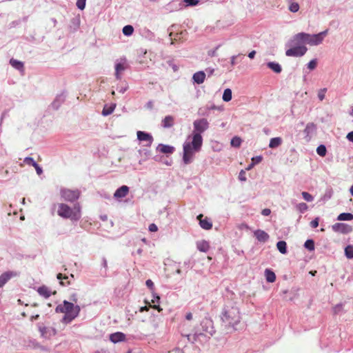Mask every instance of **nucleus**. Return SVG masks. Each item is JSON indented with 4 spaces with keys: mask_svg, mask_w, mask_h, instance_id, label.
I'll return each mask as SVG.
<instances>
[{
    "mask_svg": "<svg viewBox=\"0 0 353 353\" xmlns=\"http://www.w3.org/2000/svg\"><path fill=\"white\" fill-rule=\"evenodd\" d=\"M221 317L227 329L232 331L239 330L241 316L240 310L236 304L225 305L223 309Z\"/></svg>",
    "mask_w": 353,
    "mask_h": 353,
    "instance_id": "obj_1",
    "label": "nucleus"
},
{
    "mask_svg": "<svg viewBox=\"0 0 353 353\" xmlns=\"http://www.w3.org/2000/svg\"><path fill=\"white\" fill-rule=\"evenodd\" d=\"M54 208L57 215L63 219L78 221L81 218V206L79 203L72 207L64 203H58L54 205Z\"/></svg>",
    "mask_w": 353,
    "mask_h": 353,
    "instance_id": "obj_2",
    "label": "nucleus"
},
{
    "mask_svg": "<svg viewBox=\"0 0 353 353\" xmlns=\"http://www.w3.org/2000/svg\"><path fill=\"white\" fill-rule=\"evenodd\" d=\"M203 143L201 142L198 135L192 137V141L185 142L183 145V161L185 164H190L193 161L194 154L201 149Z\"/></svg>",
    "mask_w": 353,
    "mask_h": 353,
    "instance_id": "obj_3",
    "label": "nucleus"
},
{
    "mask_svg": "<svg viewBox=\"0 0 353 353\" xmlns=\"http://www.w3.org/2000/svg\"><path fill=\"white\" fill-rule=\"evenodd\" d=\"M327 30L321 32L316 34H309L304 32H301L295 34L291 40V46L301 43H307L311 46H316L320 44L323 37L326 35Z\"/></svg>",
    "mask_w": 353,
    "mask_h": 353,
    "instance_id": "obj_4",
    "label": "nucleus"
},
{
    "mask_svg": "<svg viewBox=\"0 0 353 353\" xmlns=\"http://www.w3.org/2000/svg\"><path fill=\"white\" fill-rule=\"evenodd\" d=\"M56 310L65 314L63 321L65 323H68L78 316L80 312V307L74 305L72 302L64 301L63 304H60L57 307Z\"/></svg>",
    "mask_w": 353,
    "mask_h": 353,
    "instance_id": "obj_5",
    "label": "nucleus"
},
{
    "mask_svg": "<svg viewBox=\"0 0 353 353\" xmlns=\"http://www.w3.org/2000/svg\"><path fill=\"white\" fill-rule=\"evenodd\" d=\"M194 130L192 134L191 138L198 135L200 137L201 142L203 143V137L201 133L204 132L209 128V123L206 119H196L193 122Z\"/></svg>",
    "mask_w": 353,
    "mask_h": 353,
    "instance_id": "obj_6",
    "label": "nucleus"
},
{
    "mask_svg": "<svg viewBox=\"0 0 353 353\" xmlns=\"http://www.w3.org/2000/svg\"><path fill=\"white\" fill-rule=\"evenodd\" d=\"M60 195L64 201L72 203L79 199L81 191L79 189L61 188Z\"/></svg>",
    "mask_w": 353,
    "mask_h": 353,
    "instance_id": "obj_7",
    "label": "nucleus"
},
{
    "mask_svg": "<svg viewBox=\"0 0 353 353\" xmlns=\"http://www.w3.org/2000/svg\"><path fill=\"white\" fill-rule=\"evenodd\" d=\"M307 50V48L305 46H298L287 50L285 54L288 57H301L306 53Z\"/></svg>",
    "mask_w": 353,
    "mask_h": 353,
    "instance_id": "obj_8",
    "label": "nucleus"
},
{
    "mask_svg": "<svg viewBox=\"0 0 353 353\" xmlns=\"http://www.w3.org/2000/svg\"><path fill=\"white\" fill-rule=\"evenodd\" d=\"M332 229L335 232L343 234H349L353 230L352 225L343 223H336L332 225Z\"/></svg>",
    "mask_w": 353,
    "mask_h": 353,
    "instance_id": "obj_9",
    "label": "nucleus"
},
{
    "mask_svg": "<svg viewBox=\"0 0 353 353\" xmlns=\"http://www.w3.org/2000/svg\"><path fill=\"white\" fill-rule=\"evenodd\" d=\"M137 139L140 141H145L146 142L145 146L150 147L152 145V141H153V137H152L151 134H150L147 132H143V131H138L137 132Z\"/></svg>",
    "mask_w": 353,
    "mask_h": 353,
    "instance_id": "obj_10",
    "label": "nucleus"
},
{
    "mask_svg": "<svg viewBox=\"0 0 353 353\" xmlns=\"http://www.w3.org/2000/svg\"><path fill=\"white\" fill-rule=\"evenodd\" d=\"M200 226L204 230H210L212 228V223L207 216L204 217L202 214L197 216Z\"/></svg>",
    "mask_w": 353,
    "mask_h": 353,
    "instance_id": "obj_11",
    "label": "nucleus"
},
{
    "mask_svg": "<svg viewBox=\"0 0 353 353\" xmlns=\"http://www.w3.org/2000/svg\"><path fill=\"white\" fill-rule=\"evenodd\" d=\"M39 331L42 336L45 338H50L57 334V331L51 327L39 326Z\"/></svg>",
    "mask_w": 353,
    "mask_h": 353,
    "instance_id": "obj_12",
    "label": "nucleus"
},
{
    "mask_svg": "<svg viewBox=\"0 0 353 353\" xmlns=\"http://www.w3.org/2000/svg\"><path fill=\"white\" fill-rule=\"evenodd\" d=\"M129 192V188L127 185H122L114 193V197L117 199H122L127 196Z\"/></svg>",
    "mask_w": 353,
    "mask_h": 353,
    "instance_id": "obj_13",
    "label": "nucleus"
},
{
    "mask_svg": "<svg viewBox=\"0 0 353 353\" xmlns=\"http://www.w3.org/2000/svg\"><path fill=\"white\" fill-rule=\"evenodd\" d=\"M37 292L39 295L43 296L45 299L49 298L51 294H55L56 292H52L50 289L46 285H42L37 289Z\"/></svg>",
    "mask_w": 353,
    "mask_h": 353,
    "instance_id": "obj_14",
    "label": "nucleus"
},
{
    "mask_svg": "<svg viewBox=\"0 0 353 353\" xmlns=\"http://www.w3.org/2000/svg\"><path fill=\"white\" fill-rule=\"evenodd\" d=\"M254 236L260 242H265L269 239V235L267 232L261 230H257L254 232Z\"/></svg>",
    "mask_w": 353,
    "mask_h": 353,
    "instance_id": "obj_15",
    "label": "nucleus"
},
{
    "mask_svg": "<svg viewBox=\"0 0 353 353\" xmlns=\"http://www.w3.org/2000/svg\"><path fill=\"white\" fill-rule=\"evenodd\" d=\"M17 274L12 272H7L0 276V288H2L12 276Z\"/></svg>",
    "mask_w": 353,
    "mask_h": 353,
    "instance_id": "obj_16",
    "label": "nucleus"
},
{
    "mask_svg": "<svg viewBox=\"0 0 353 353\" xmlns=\"http://www.w3.org/2000/svg\"><path fill=\"white\" fill-rule=\"evenodd\" d=\"M197 249L203 252H207L210 250V244L205 240L199 241L196 242Z\"/></svg>",
    "mask_w": 353,
    "mask_h": 353,
    "instance_id": "obj_17",
    "label": "nucleus"
},
{
    "mask_svg": "<svg viewBox=\"0 0 353 353\" xmlns=\"http://www.w3.org/2000/svg\"><path fill=\"white\" fill-rule=\"evenodd\" d=\"M125 339V335L122 332H115L110 336V340L114 343L123 341Z\"/></svg>",
    "mask_w": 353,
    "mask_h": 353,
    "instance_id": "obj_18",
    "label": "nucleus"
},
{
    "mask_svg": "<svg viewBox=\"0 0 353 353\" xmlns=\"http://www.w3.org/2000/svg\"><path fill=\"white\" fill-rule=\"evenodd\" d=\"M192 79L197 84L203 83L205 79V74L203 71L197 72L193 74Z\"/></svg>",
    "mask_w": 353,
    "mask_h": 353,
    "instance_id": "obj_19",
    "label": "nucleus"
},
{
    "mask_svg": "<svg viewBox=\"0 0 353 353\" xmlns=\"http://www.w3.org/2000/svg\"><path fill=\"white\" fill-rule=\"evenodd\" d=\"M126 68L125 62L118 63L115 65V77L117 79L119 80L121 79V72L124 71Z\"/></svg>",
    "mask_w": 353,
    "mask_h": 353,
    "instance_id": "obj_20",
    "label": "nucleus"
},
{
    "mask_svg": "<svg viewBox=\"0 0 353 353\" xmlns=\"http://www.w3.org/2000/svg\"><path fill=\"white\" fill-rule=\"evenodd\" d=\"M174 118L172 116H166L161 122L162 126L165 128H170L174 125Z\"/></svg>",
    "mask_w": 353,
    "mask_h": 353,
    "instance_id": "obj_21",
    "label": "nucleus"
},
{
    "mask_svg": "<svg viewBox=\"0 0 353 353\" xmlns=\"http://www.w3.org/2000/svg\"><path fill=\"white\" fill-rule=\"evenodd\" d=\"M159 151L163 154H172L173 153L174 148L172 146L160 144L158 146Z\"/></svg>",
    "mask_w": 353,
    "mask_h": 353,
    "instance_id": "obj_22",
    "label": "nucleus"
},
{
    "mask_svg": "<svg viewBox=\"0 0 353 353\" xmlns=\"http://www.w3.org/2000/svg\"><path fill=\"white\" fill-rule=\"evenodd\" d=\"M265 276L266 281L270 283H273L276 280V275L274 272L270 270L266 269L265 271Z\"/></svg>",
    "mask_w": 353,
    "mask_h": 353,
    "instance_id": "obj_23",
    "label": "nucleus"
},
{
    "mask_svg": "<svg viewBox=\"0 0 353 353\" xmlns=\"http://www.w3.org/2000/svg\"><path fill=\"white\" fill-rule=\"evenodd\" d=\"M282 143V139L281 137H275L270 139L269 147L270 148H275L279 146Z\"/></svg>",
    "mask_w": 353,
    "mask_h": 353,
    "instance_id": "obj_24",
    "label": "nucleus"
},
{
    "mask_svg": "<svg viewBox=\"0 0 353 353\" xmlns=\"http://www.w3.org/2000/svg\"><path fill=\"white\" fill-rule=\"evenodd\" d=\"M10 63L13 68H14L17 70H23V63L19 61H17L14 59H11L10 60Z\"/></svg>",
    "mask_w": 353,
    "mask_h": 353,
    "instance_id": "obj_25",
    "label": "nucleus"
},
{
    "mask_svg": "<svg viewBox=\"0 0 353 353\" xmlns=\"http://www.w3.org/2000/svg\"><path fill=\"white\" fill-rule=\"evenodd\" d=\"M276 248L281 254L287 252V244L284 241H280L276 243Z\"/></svg>",
    "mask_w": 353,
    "mask_h": 353,
    "instance_id": "obj_26",
    "label": "nucleus"
},
{
    "mask_svg": "<svg viewBox=\"0 0 353 353\" xmlns=\"http://www.w3.org/2000/svg\"><path fill=\"white\" fill-rule=\"evenodd\" d=\"M337 219L339 221H351L353 219V214L343 212L338 216Z\"/></svg>",
    "mask_w": 353,
    "mask_h": 353,
    "instance_id": "obj_27",
    "label": "nucleus"
},
{
    "mask_svg": "<svg viewBox=\"0 0 353 353\" xmlns=\"http://www.w3.org/2000/svg\"><path fill=\"white\" fill-rule=\"evenodd\" d=\"M268 66L269 68H270L271 70H272L274 72H275L276 73H280L281 72V65L277 63H274V62H269L268 63Z\"/></svg>",
    "mask_w": 353,
    "mask_h": 353,
    "instance_id": "obj_28",
    "label": "nucleus"
},
{
    "mask_svg": "<svg viewBox=\"0 0 353 353\" xmlns=\"http://www.w3.org/2000/svg\"><path fill=\"white\" fill-rule=\"evenodd\" d=\"M232 99V90L230 88H227L224 90L223 94V100L228 102Z\"/></svg>",
    "mask_w": 353,
    "mask_h": 353,
    "instance_id": "obj_29",
    "label": "nucleus"
},
{
    "mask_svg": "<svg viewBox=\"0 0 353 353\" xmlns=\"http://www.w3.org/2000/svg\"><path fill=\"white\" fill-rule=\"evenodd\" d=\"M122 31L124 35L130 36L134 32V28L130 25H127L123 27Z\"/></svg>",
    "mask_w": 353,
    "mask_h": 353,
    "instance_id": "obj_30",
    "label": "nucleus"
},
{
    "mask_svg": "<svg viewBox=\"0 0 353 353\" xmlns=\"http://www.w3.org/2000/svg\"><path fill=\"white\" fill-rule=\"evenodd\" d=\"M183 32L173 34L172 32L170 33V37L172 40L171 43L174 44L175 41L181 40L182 38Z\"/></svg>",
    "mask_w": 353,
    "mask_h": 353,
    "instance_id": "obj_31",
    "label": "nucleus"
},
{
    "mask_svg": "<svg viewBox=\"0 0 353 353\" xmlns=\"http://www.w3.org/2000/svg\"><path fill=\"white\" fill-rule=\"evenodd\" d=\"M345 254L347 258L353 259V246L347 245L345 249Z\"/></svg>",
    "mask_w": 353,
    "mask_h": 353,
    "instance_id": "obj_32",
    "label": "nucleus"
},
{
    "mask_svg": "<svg viewBox=\"0 0 353 353\" xmlns=\"http://www.w3.org/2000/svg\"><path fill=\"white\" fill-rule=\"evenodd\" d=\"M317 154L321 157H325L326 155L327 150L324 145H320L316 148Z\"/></svg>",
    "mask_w": 353,
    "mask_h": 353,
    "instance_id": "obj_33",
    "label": "nucleus"
},
{
    "mask_svg": "<svg viewBox=\"0 0 353 353\" xmlns=\"http://www.w3.org/2000/svg\"><path fill=\"white\" fill-rule=\"evenodd\" d=\"M304 246L305 248H307L309 250H314V242L312 239H308L305 242Z\"/></svg>",
    "mask_w": 353,
    "mask_h": 353,
    "instance_id": "obj_34",
    "label": "nucleus"
},
{
    "mask_svg": "<svg viewBox=\"0 0 353 353\" xmlns=\"http://www.w3.org/2000/svg\"><path fill=\"white\" fill-rule=\"evenodd\" d=\"M241 139L239 137H234L231 140V145L233 147H236V148L239 147L241 145Z\"/></svg>",
    "mask_w": 353,
    "mask_h": 353,
    "instance_id": "obj_35",
    "label": "nucleus"
},
{
    "mask_svg": "<svg viewBox=\"0 0 353 353\" xmlns=\"http://www.w3.org/2000/svg\"><path fill=\"white\" fill-rule=\"evenodd\" d=\"M296 208L300 212L302 213L307 211L308 209L307 205L305 203H300L297 204Z\"/></svg>",
    "mask_w": 353,
    "mask_h": 353,
    "instance_id": "obj_36",
    "label": "nucleus"
},
{
    "mask_svg": "<svg viewBox=\"0 0 353 353\" xmlns=\"http://www.w3.org/2000/svg\"><path fill=\"white\" fill-rule=\"evenodd\" d=\"M302 196H303V198L304 199V200H305L307 202H310V201H313V196L308 192H303L301 193Z\"/></svg>",
    "mask_w": 353,
    "mask_h": 353,
    "instance_id": "obj_37",
    "label": "nucleus"
},
{
    "mask_svg": "<svg viewBox=\"0 0 353 353\" xmlns=\"http://www.w3.org/2000/svg\"><path fill=\"white\" fill-rule=\"evenodd\" d=\"M114 108H115V105H114L113 107H109V108L105 107L102 111L103 115L107 116V115L110 114L114 111Z\"/></svg>",
    "mask_w": 353,
    "mask_h": 353,
    "instance_id": "obj_38",
    "label": "nucleus"
},
{
    "mask_svg": "<svg viewBox=\"0 0 353 353\" xmlns=\"http://www.w3.org/2000/svg\"><path fill=\"white\" fill-rule=\"evenodd\" d=\"M289 9L292 12H296L299 9V5L297 3H292L290 5Z\"/></svg>",
    "mask_w": 353,
    "mask_h": 353,
    "instance_id": "obj_39",
    "label": "nucleus"
},
{
    "mask_svg": "<svg viewBox=\"0 0 353 353\" xmlns=\"http://www.w3.org/2000/svg\"><path fill=\"white\" fill-rule=\"evenodd\" d=\"M57 278L60 280V283L62 285H65V283L63 281V279L68 280L69 277L68 276H63L61 273H59L57 276Z\"/></svg>",
    "mask_w": 353,
    "mask_h": 353,
    "instance_id": "obj_40",
    "label": "nucleus"
},
{
    "mask_svg": "<svg viewBox=\"0 0 353 353\" xmlns=\"http://www.w3.org/2000/svg\"><path fill=\"white\" fill-rule=\"evenodd\" d=\"M343 310V304H337L333 307V312L335 314H339Z\"/></svg>",
    "mask_w": 353,
    "mask_h": 353,
    "instance_id": "obj_41",
    "label": "nucleus"
},
{
    "mask_svg": "<svg viewBox=\"0 0 353 353\" xmlns=\"http://www.w3.org/2000/svg\"><path fill=\"white\" fill-rule=\"evenodd\" d=\"M327 91L326 88L321 89L318 92V97L320 101H323L325 99V94Z\"/></svg>",
    "mask_w": 353,
    "mask_h": 353,
    "instance_id": "obj_42",
    "label": "nucleus"
},
{
    "mask_svg": "<svg viewBox=\"0 0 353 353\" xmlns=\"http://www.w3.org/2000/svg\"><path fill=\"white\" fill-rule=\"evenodd\" d=\"M85 1L86 0H77V6L80 10H83L85 7Z\"/></svg>",
    "mask_w": 353,
    "mask_h": 353,
    "instance_id": "obj_43",
    "label": "nucleus"
},
{
    "mask_svg": "<svg viewBox=\"0 0 353 353\" xmlns=\"http://www.w3.org/2000/svg\"><path fill=\"white\" fill-rule=\"evenodd\" d=\"M317 65V62L315 59H313V60H311L308 64H307V68L310 70H314Z\"/></svg>",
    "mask_w": 353,
    "mask_h": 353,
    "instance_id": "obj_44",
    "label": "nucleus"
},
{
    "mask_svg": "<svg viewBox=\"0 0 353 353\" xmlns=\"http://www.w3.org/2000/svg\"><path fill=\"white\" fill-rule=\"evenodd\" d=\"M23 162L29 165L33 166L36 162L34 161V159L32 157H26L24 159Z\"/></svg>",
    "mask_w": 353,
    "mask_h": 353,
    "instance_id": "obj_45",
    "label": "nucleus"
},
{
    "mask_svg": "<svg viewBox=\"0 0 353 353\" xmlns=\"http://www.w3.org/2000/svg\"><path fill=\"white\" fill-rule=\"evenodd\" d=\"M319 218L316 217L310 222V226L313 228H316L319 225Z\"/></svg>",
    "mask_w": 353,
    "mask_h": 353,
    "instance_id": "obj_46",
    "label": "nucleus"
},
{
    "mask_svg": "<svg viewBox=\"0 0 353 353\" xmlns=\"http://www.w3.org/2000/svg\"><path fill=\"white\" fill-rule=\"evenodd\" d=\"M145 284H146L147 287L148 288H150V290L152 292L154 291V283L152 281V280H150V279L147 280L146 282H145Z\"/></svg>",
    "mask_w": 353,
    "mask_h": 353,
    "instance_id": "obj_47",
    "label": "nucleus"
},
{
    "mask_svg": "<svg viewBox=\"0 0 353 353\" xmlns=\"http://www.w3.org/2000/svg\"><path fill=\"white\" fill-rule=\"evenodd\" d=\"M184 1L188 5V6H196L198 4L199 1L198 0H184Z\"/></svg>",
    "mask_w": 353,
    "mask_h": 353,
    "instance_id": "obj_48",
    "label": "nucleus"
},
{
    "mask_svg": "<svg viewBox=\"0 0 353 353\" xmlns=\"http://www.w3.org/2000/svg\"><path fill=\"white\" fill-rule=\"evenodd\" d=\"M33 167L35 168L37 174L41 175L42 174L43 170H42L41 168L37 163H34Z\"/></svg>",
    "mask_w": 353,
    "mask_h": 353,
    "instance_id": "obj_49",
    "label": "nucleus"
},
{
    "mask_svg": "<svg viewBox=\"0 0 353 353\" xmlns=\"http://www.w3.org/2000/svg\"><path fill=\"white\" fill-rule=\"evenodd\" d=\"M70 300L72 301V302H74V303H77V301H78V296H77V294L76 293H73L72 294L70 295Z\"/></svg>",
    "mask_w": 353,
    "mask_h": 353,
    "instance_id": "obj_50",
    "label": "nucleus"
},
{
    "mask_svg": "<svg viewBox=\"0 0 353 353\" xmlns=\"http://www.w3.org/2000/svg\"><path fill=\"white\" fill-rule=\"evenodd\" d=\"M149 230L150 232H157L158 230V228L154 223H151L149 225Z\"/></svg>",
    "mask_w": 353,
    "mask_h": 353,
    "instance_id": "obj_51",
    "label": "nucleus"
},
{
    "mask_svg": "<svg viewBox=\"0 0 353 353\" xmlns=\"http://www.w3.org/2000/svg\"><path fill=\"white\" fill-rule=\"evenodd\" d=\"M270 213H271V210L268 208L263 209L261 212V214L263 216H268L270 214Z\"/></svg>",
    "mask_w": 353,
    "mask_h": 353,
    "instance_id": "obj_52",
    "label": "nucleus"
},
{
    "mask_svg": "<svg viewBox=\"0 0 353 353\" xmlns=\"http://www.w3.org/2000/svg\"><path fill=\"white\" fill-rule=\"evenodd\" d=\"M159 300H160L159 296H158L157 294H154L153 295V299H152V302L153 303H159Z\"/></svg>",
    "mask_w": 353,
    "mask_h": 353,
    "instance_id": "obj_53",
    "label": "nucleus"
},
{
    "mask_svg": "<svg viewBox=\"0 0 353 353\" xmlns=\"http://www.w3.org/2000/svg\"><path fill=\"white\" fill-rule=\"evenodd\" d=\"M346 138L351 142H353V131L349 132L347 136H346Z\"/></svg>",
    "mask_w": 353,
    "mask_h": 353,
    "instance_id": "obj_54",
    "label": "nucleus"
},
{
    "mask_svg": "<svg viewBox=\"0 0 353 353\" xmlns=\"http://www.w3.org/2000/svg\"><path fill=\"white\" fill-rule=\"evenodd\" d=\"M150 307L155 309V310H157L159 312H161L162 311V308L159 305H150Z\"/></svg>",
    "mask_w": 353,
    "mask_h": 353,
    "instance_id": "obj_55",
    "label": "nucleus"
},
{
    "mask_svg": "<svg viewBox=\"0 0 353 353\" xmlns=\"http://www.w3.org/2000/svg\"><path fill=\"white\" fill-rule=\"evenodd\" d=\"M185 319L188 321H190L192 319V314L191 312H188L185 315Z\"/></svg>",
    "mask_w": 353,
    "mask_h": 353,
    "instance_id": "obj_56",
    "label": "nucleus"
},
{
    "mask_svg": "<svg viewBox=\"0 0 353 353\" xmlns=\"http://www.w3.org/2000/svg\"><path fill=\"white\" fill-rule=\"evenodd\" d=\"M256 52L254 50H252L248 54V57L250 59H253L255 56Z\"/></svg>",
    "mask_w": 353,
    "mask_h": 353,
    "instance_id": "obj_57",
    "label": "nucleus"
},
{
    "mask_svg": "<svg viewBox=\"0 0 353 353\" xmlns=\"http://www.w3.org/2000/svg\"><path fill=\"white\" fill-rule=\"evenodd\" d=\"M237 56H232L231 57V65H234L236 64V59Z\"/></svg>",
    "mask_w": 353,
    "mask_h": 353,
    "instance_id": "obj_58",
    "label": "nucleus"
},
{
    "mask_svg": "<svg viewBox=\"0 0 353 353\" xmlns=\"http://www.w3.org/2000/svg\"><path fill=\"white\" fill-rule=\"evenodd\" d=\"M255 159L256 161V163H259L261 161L262 158L261 157H256V158H252V161H254Z\"/></svg>",
    "mask_w": 353,
    "mask_h": 353,
    "instance_id": "obj_59",
    "label": "nucleus"
},
{
    "mask_svg": "<svg viewBox=\"0 0 353 353\" xmlns=\"http://www.w3.org/2000/svg\"><path fill=\"white\" fill-rule=\"evenodd\" d=\"M144 310H148V308L147 307V306H145V307H143L141 308V311H144Z\"/></svg>",
    "mask_w": 353,
    "mask_h": 353,
    "instance_id": "obj_60",
    "label": "nucleus"
},
{
    "mask_svg": "<svg viewBox=\"0 0 353 353\" xmlns=\"http://www.w3.org/2000/svg\"><path fill=\"white\" fill-rule=\"evenodd\" d=\"M310 273L312 276H314V275H315V274L316 273V271H314V272L311 271Z\"/></svg>",
    "mask_w": 353,
    "mask_h": 353,
    "instance_id": "obj_61",
    "label": "nucleus"
},
{
    "mask_svg": "<svg viewBox=\"0 0 353 353\" xmlns=\"http://www.w3.org/2000/svg\"><path fill=\"white\" fill-rule=\"evenodd\" d=\"M213 72H214V69L209 70V74H212L213 73Z\"/></svg>",
    "mask_w": 353,
    "mask_h": 353,
    "instance_id": "obj_62",
    "label": "nucleus"
},
{
    "mask_svg": "<svg viewBox=\"0 0 353 353\" xmlns=\"http://www.w3.org/2000/svg\"><path fill=\"white\" fill-rule=\"evenodd\" d=\"M65 282H66L67 285H70V281H69L68 279V280H65Z\"/></svg>",
    "mask_w": 353,
    "mask_h": 353,
    "instance_id": "obj_63",
    "label": "nucleus"
},
{
    "mask_svg": "<svg viewBox=\"0 0 353 353\" xmlns=\"http://www.w3.org/2000/svg\"><path fill=\"white\" fill-rule=\"evenodd\" d=\"M350 192H351L352 195L353 196V185L350 188Z\"/></svg>",
    "mask_w": 353,
    "mask_h": 353,
    "instance_id": "obj_64",
    "label": "nucleus"
}]
</instances>
